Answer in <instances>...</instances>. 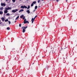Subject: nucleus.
<instances>
[{"instance_id":"f257e3e1","label":"nucleus","mask_w":77,"mask_h":77,"mask_svg":"<svg viewBox=\"0 0 77 77\" xmlns=\"http://www.w3.org/2000/svg\"><path fill=\"white\" fill-rule=\"evenodd\" d=\"M21 8H22V9H24V8H25V9H27V7L25 5H24V6H22L21 7Z\"/></svg>"},{"instance_id":"f03ea898","label":"nucleus","mask_w":77,"mask_h":77,"mask_svg":"<svg viewBox=\"0 0 77 77\" xmlns=\"http://www.w3.org/2000/svg\"><path fill=\"white\" fill-rule=\"evenodd\" d=\"M17 11H18V9H16L15 10H12V12L13 13H15L16 12H17Z\"/></svg>"},{"instance_id":"7ed1b4c3","label":"nucleus","mask_w":77,"mask_h":77,"mask_svg":"<svg viewBox=\"0 0 77 77\" xmlns=\"http://www.w3.org/2000/svg\"><path fill=\"white\" fill-rule=\"evenodd\" d=\"M56 51V49L55 48H54V49L52 51L53 53H55V51Z\"/></svg>"},{"instance_id":"20e7f679","label":"nucleus","mask_w":77,"mask_h":77,"mask_svg":"<svg viewBox=\"0 0 77 77\" xmlns=\"http://www.w3.org/2000/svg\"><path fill=\"white\" fill-rule=\"evenodd\" d=\"M34 21H35V19H34L33 18H32V20H31L32 24H33V22Z\"/></svg>"},{"instance_id":"39448f33","label":"nucleus","mask_w":77,"mask_h":77,"mask_svg":"<svg viewBox=\"0 0 77 77\" xmlns=\"http://www.w3.org/2000/svg\"><path fill=\"white\" fill-rule=\"evenodd\" d=\"M28 23V24H29V21H24V24H26V23Z\"/></svg>"},{"instance_id":"423d86ee","label":"nucleus","mask_w":77,"mask_h":77,"mask_svg":"<svg viewBox=\"0 0 77 77\" xmlns=\"http://www.w3.org/2000/svg\"><path fill=\"white\" fill-rule=\"evenodd\" d=\"M1 19L2 21H4L5 20V19L3 17H2L1 18Z\"/></svg>"},{"instance_id":"0eeeda50","label":"nucleus","mask_w":77,"mask_h":77,"mask_svg":"<svg viewBox=\"0 0 77 77\" xmlns=\"http://www.w3.org/2000/svg\"><path fill=\"white\" fill-rule=\"evenodd\" d=\"M4 12L5 14H7V13L8 12V10H5L4 11Z\"/></svg>"},{"instance_id":"6e6552de","label":"nucleus","mask_w":77,"mask_h":77,"mask_svg":"<svg viewBox=\"0 0 77 77\" xmlns=\"http://www.w3.org/2000/svg\"><path fill=\"white\" fill-rule=\"evenodd\" d=\"M1 5L2 6H6V4H5V3H1Z\"/></svg>"},{"instance_id":"1a4fd4ad","label":"nucleus","mask_w":77,"mask_h":77,"mask_svg":"<svg viewBox=\"0 0 77 77\" xmlns=\"http://www.w3.org/2000/svg\"><path fill=\"white\" fill-rule=\"evenodd\" d=\"M22 32L23 33H24L26 32V30L25 29H23Z\"/></svg>"},{"instance_id":"9d476101","label":"nucleus","mask_w":77,"mask_h":77,"mask_svg":"<svg viewBox=\"0 0 77 77\" xmlns=\"http://www.w3.org/2000/svg\"><path fill=\"white\" fill-rule=\"evenodd\" d=\"M23 11H24V10L22 9L19 11V12H23Z\"/></svg>"},{"instance_id":"9b49d317","label":"nucleus","mask_w":77,"mask_h":77,"mask_svg":"<svg viewBox=\"0 0 77 77\" xmlns=\"http://www.w3.org/2000/svg\"><path fill=\"white\" fill-rule=\"evenodd\" d=\"M3 8L1 7L0 8V11H3Z\"/></svg>"},{"instance_id":"f8f14e48","label":"nucleus","mask_w":77,"mask_h":77,"mask_svg":"<svg viewBox=\"0 0 77 77\" xmlns=\"http://www.w3.org/2000/svg\"><path fill=\"white\" fill-rule=\"evenodd\" d=\"M19 16H18L16 18L15 20H17V19H18L19 18Z\"/></svg>"},{"instance_id":"ddd939ff","label":"nucleus","mask_w":77,"mask_h":77,"mask_svg":"<svg viewBox=\"0 0 77 77\" xmlns=\"http://www.w3.org/2000/svg\"><path fill=\"white\" fill-rule=\"evenodd\" d=\"M24 17V15H23L22 16H21L20 17V18H23V17Z\"/></svg>"},{"instance_id":"4468645a","label":"nucleus","mask_w":77,"mask_h":77,"mask_svg":"<svg viewBox=\"0 0 77 77\" xmlns=\"http://www.w3.org/2000/svg\"><path fill=\"white\" fill-rule=\"evenodd\" d=\"M8 10H11L12 9V8L11 7H8Z\"/></svg>"},{"instance_id":"2eb2a0df","label":"nucleus","mask_w":77,"mask_h":77,"mask_svg":"<svg viewBox=\"0 0 77 77\" xmlns=\"http://www.w3.org/2000/svg\"><path fill=\"white\" fill-rule=\"evenodd\" d=\"M26 12H28V14H30V12L29 11V10H28L26 11Z\"/></svg>"},{"instance_id":"dca6fc26","label":"nucleus","mask_w":77,"mask_h":77,"mask_svg":"<svg viewBox=\"0 0 77 77\" xmlns=\"http://www.w3.org/2000/svg\"><path fill=\"white\" fill-rule=\"evenodd\" d=\"M6 15H7V16H9V15H10V14H9V13H7L6 14Z\"/></svg>"},{"instance_id":"f3484780","label":"nucleus","mask_w":77,"mask_h":77,"mask_svg":"<svg viewBox=\"0 0 77 77\" xmlns=\"http://www.w3.org/2000/svg\"><path fill=\"white\" fill-rule=\"evenodd\" d=\"M0 14L1 15H2V14H3V12L2 11H0Z\"/></svg>"},{"instance_id":"a211bd4d","label":"nucleus","mask_w":77,"mask_h":77,"mask_svg":"<svg viewBox=\"0 0 77 77\" xmlns=\"http://www.w3.org/2000/svg\"><path fill=\"white\" fill-rule=\"evenodd\" d=\"M37 8H38V6H36L35 8V9H37Z\"/></svg>"},{"instance_id":"6ab92c4d","label":"nucleus","mask_w":77,"mask_h":77,"mask_svg":"<svg viewBox=\"0 0 77 77\" xmlns=\"http://www.w3.org/2000/svg\"><path fill=\"white\" fill-rule=\"evenodd\" d=\"M36 3V1H34V2H33V4H35Z\"/></svg>"},{"instance_id":"aec40b11","label":"nucleus","mask_w":77,"mask_h":77,"mask_svg":"<svg viewBox=\"0 0 77 77\" xmlns=\"http://www.w3.org/2000/svg\"><path fill=\"white\" fill-rule=\"evenodd\" d=\"M5 10H7V11H8V8H5Z\"/></svg>"},{"instance_id":"412c9836","label":"nucleus","mask_w":77,"mask_h":77,"mask_svg":"<svg viewBox=\"0 0 77 77\" xmlns=\"http://www.w3.org/2000/svg\"><path fill=\"white\" fill-rule=\"evenodd\" d=\"M7 30H10V28L9 27H8L7 28Z\"/></svg>"},{"instance_id":"4be33fe9","label":"nucleus","mask_w":77,"mask_h":77,"mask_svg":"<svg viewBox=\"0 0 77 77\" xmlns=\"http://www.w3.org/2000/svg\"><path fill=\"white\" fill-rule=\"evenodd\" d=\"M21 29H25V27L23 26L22 27Z\"/></svg>"},{"instance_id":"5701e85b","label":"nucleus","mask_w":77,"mask_h":77,"mask_svg":"<svg viewBox=\"0 0 77 77\" xmlns=\"http://www.w3.org/2000/svg\"><path fill=\"white\" fill-rule=\"evenodd\" d=\"M5 22H7V21H8V19H6L5 20Z\"/></svg>"},{"instance_id":"b1692460","label":"nucleus","mask_w":77,"mask_h":77,"mask_svg":"<svg viewBox=\"0 0 77 77\" xmlns=\"http://www.w3.org/2000/svg\"><path fill=\"white\" fill-rule=\"evenodd\" d=\"M12 2H13V3H15V0H12Z\"/></svg>"},{"instance_id":"393cba45","label":"nucleus","mask_w":77,"mask_h":77,"mask_svg":"<svg viewBox=\"0 0 77 77\" xmlns=\"http://www.w3.org/2000/svg\"><path fill=\"white\" fill-rule=\"evenodd\" d=\"M29 8H30V6L29 5L27 9H29Z\"/></svg>"},{"instance_id":"a878e982","label":"nucleus","mask_w":77,"mask_h":77,"mask_svg":"<svg viewBox=\"0 0 77 77\" xmlns=\"http://www.w3.org/2000/svg\"><path fill=\"white\" fill-rule=\"evenodd\" d=\"M37 17V15H36L35 16V17H34V19L35 20V18H36V17Z\"/></svg>"},{"instance_id":"bb28decb","label":"nucleus","mask_w":77,"mask_h":77,"mask_svg":"<svg viewBox=\"0 0 77 77\" xmlns=\"http://www.w3.org/2000/svg\"><path fill=\"white\" fill-rule=\"evenodd\" d=\"M19 27H21V24H19Z\"/></svg>"},{"instance_id":"cd10ccee","label":"nucleus","mask_w":77,"mask_h":77,"mask_svg":"<svg viewBox=\"0 0 77 77\" xmlns=\"http://www.w3.org/2000/svg\"><path fill=\"white\" fill-rule=\"evenodd\" d=\"M33 6V4L32 3L31 4V6Z\"/></svg>"},{"instance_id":"c85d7f7f","label":"nucleus","mask_w":77,"mask_h":77,"mask_svg":"<svg viewBox=\"0 0 77 77\" xmlns=\"http://www.w3.org/2000/svg\"><path fill=\"white\" fill-rule=\"evenodd\" d=\"M8 23H9V24H11V21H8Z\"/></svg>"},{"instance_id":"c756f323","label":"nucleus","mask_w":77,"mask_h":77,"mask_svg":"<svg viewBox=\"0 0 77 77\" xmlns=\"http://www.w3.org/2000/svg\"><path fill=\"white\" fill-rule=\"evenodd\" d=\"M25 16L23 17V20H24V19H25Z\"/></svg>"},{"instance_id":"7c9ffc66","label":"nucleus","mask_w":77,"mask_h":77,"mask_svg":"<svg viewBox=\"0 0 77 77\" xmlns=\"http://www.w3.org/2000/svg\"><path fill=\"white\" fill-rule=\"evenodd\" d=\"M38 3H39V2H40V0H38Z\"/></svg>"},{"instance_id":"2f4dec72","label":"nucleus","mask_w":77,"mask_h":77,"mask_svg":"<svg viewBox=\"0 0 77 77\" xmlns=\"http://www.w3.org/2000/svg\"><path fill=\"white\" fill-rule=\"evenodd\" d=\"M26 21V19H25L24 20V21Z\"/></svg>"},{"instance_id":"473e14b6","label":"nucleus","mask_w":77,"mask_h":77,"mask_svg":"<svg viewBox=\"0 0 77 77\" xmlns=\"http://www.w3.org/2000/svg\"><path fill=\"white\" fill-rule=\"evenodd\" d=\"M36 11V10H34L33 11V12H35V11Z\"/></svg>"},{"instance_id":"72a5a7b5","label":"nucleus","mask_w":77,"mask_h":77,"mask_svg":"<svg viewBox=\"0 0 77 77\" xmlns=\"http://www.w3.org/2000/svg\"><path fill=\"white\" fill-rule=\"evenodd\" d=\"M56 1L57 2H59V1H58V0H56Z\"/></svg>"},{"instance_id":"f704fd0d","label":"nucleus","mask_w":77,"mask_h":77,"mask_svg":"<svg viewBox=\"0 0 77 77\" xmlns=\"http://www.w3.org/2000/svg\"><path fill=\"white\" fill-rule=\"evenodd\" d=\"M66 2H68V0H66Z\"/></svg>"},{"instance_id":"c9c22d12","label":"nucleus","mask_w":77,"mask_h":77,"mask_svg":"<svg viewBox=\"0 0 77 77\" xmlns=\"http://www.w3.org/2000/svg\"><path fill=\"white\" fill-rule=\"evenodd\" d=\"M1 23H2V22H1L0 23V24H1Z\"/></svg>"},{"instance_id":"e433bc0d","label":"nucleus","mask_w":77,"mask_h":77,"mask_svg":"<svg viewBox=\"0 0 77 77\" xmlns=\"http://www.w3.org/2000/svg\"><path fill=\"white\" fill-rule=\"evenodd\" d=\"M26 28L27 29V26H26Z\"/></svg>"},{"instance_id":"4c0bfd02","label":"nucleus","mask_w":77,"mask_h":77,"mask_svg":"<svg viewBox=\"0 0 77 77\" xmlns=\"http://www.w3.org/2000/svg\"><path fill=\"white\" fill-rule=\"evenodd\" d=\"M26 29V27H25V29Z\"/></svg>"},{"instance_id":"58836bf2","label":"nucleus","mask_w":77,"mask_h":77,"mask_svg":"<svg viewBox=\"0 0 77 77\" xmlns=\"http://www.w3.org/2000/svg\"><path fill=\"white\" fill-rule=\"evenodd\" d=\"M17 21H15V22H14V23H16V22Z\"/></svg>"},{"instance_id":"ea45409f","label":"nucleus","mask_w":77,"mask_h":77,"mask_svg":"<svg viewBox=\"0 0 77 77\" xmlns=\"http://www.w3.org/2000/svg\"><path fill=\"white\" fill-rule=\"evenodd\" d=\"M6 1L7 2H8V0H6Z\"/></svg>"},{"instance_id":"a19ab883","label":"nucleus","mask_w":77,"mask_h":77,"mask_svg":"<svg viewBox=\"0 0 77 77\" xmlns=\"http://www.w3.org/2000/svg\"><path fill=\"white\" fill-rule=\"evenodd\" d=\"M42 1H44V0H41Z\"/></svg>"},{"instance_id":"79ce46f5","label":"nucleus","mask_w":77,"mask_h":77,"mask_svg":"<svg viewBox=\"0 0 77 77\" xmlns=\"http://www.w3.org/2000/svg\"><path fill=\"white\" fill-rule=\"evenodd\" d=\"M0 22H1V21L0 20Z\"/></svg>"},{"instance_id":"37998d69","label":"nucleus","mask_w":77,"mask_h":77,"mask_svg":"<svg viewBox=\"0 0 77 77\" xmlns=\"http://www.w3.org/2000/svg\"><path fill=\"white\" fill-rule=\"evenodd\" d=\"M21 0H20V1H21Z\"/></svg>"},{"instance_id":"c03bdc74","label":"nucleus","mask_w":77,"mask_h":77,"mask_svg":"<svg viewBox=\"0 0 77 77\" xmlns=\"http://www.w3.org/2000/svg\"><path fill=\"white\" fill-rule=\"evenodd\" d=\"M13 20H14V19H13Z\"/></svg>"}]
</instances>
